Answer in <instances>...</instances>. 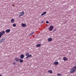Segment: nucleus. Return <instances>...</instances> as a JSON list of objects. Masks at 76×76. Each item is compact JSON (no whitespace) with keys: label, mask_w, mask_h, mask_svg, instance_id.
Instances as JSON below:
<instances>
[{"label":"nucleus","mask_w":76,"mask_h":76,"mask_svg":"<svg viewBox=\"0 0 76 76\" xmlns=\"http://www.w3.org/2000/svg\"><path fill=\"white\" fill-rule=\"evenodd\" d=\"M0 76H2V75H0Z\"/></svg>","instance_id":"bb28decb"},{"label":"nucleus","mask_w":76,"mask_h":76,"mask_svg":"<svg viewBox=\"0 0 76 76\" xmlns=\"http://www.w3.org/2000/svg\"><path fill=\"white\" fill-rule=\"evenodd\" d=\"M15 61H19V58H16L15 59Z\"/></svg>","instance_id":"0eeeda50"},{"label":"nucleus","mask_w":76,"mask_h":76,"mask_svg":"<svg viewBox=\"0 0 76 76\" xmlns=\"http://www.w3.org/2000/svg\"><path fill=\"white\" fill-rule=\"evenodd\" d=\"M46 13H47V12L45 11L43 13L41 14V16H43V15H45Z\"/></svg>","instance_id":"4468645a"},{"label":"nucleus","mask_w":76,"mask_h":76,"mask_svg":"<svg viewBox=\"0 0 76 76\" xmlns=\"http://www.w3.org/2000/svg\"><path fill=\"white\" fill-rule=\"evenodd\" d=\"M58 64V61L57 62H55L54 63V64L55 65H57V64Z\"/></svg>","instance_id":"dca6fc26"},{"label":"nucleus","mask_w":76,"mask_h":76,"mask_svg":"<svg viewBox=\"0 0 76 76\" xmlns=\"http://www.w3.org/2000/svg\"><path fill=\"white\" fill-rule=\"evenodd\" d=\"M46 23H49V22L48 21H46Z\"/></svg>","instance_id":"5701e85b"},{"label":"nucleus","mask_w":76,"mask_h":76,"mask_svg":"<svg viewBox=\"0 0 76 76\" xmlns=\"http://www.w3.org/2000/svg\"><path fill=\"white\" fill-rule=\"evenodd\" d=\"M41 23H44V21H42V22H41Z\"/></svg>","instance_id":"a878e982"},{"label":"nucleus","mask_w":76,"mask_h":76,"mask_svg":"<svg viewBox=\"0 0 76 76\" xmlns=\"http://www.w3.org/2000/svg\"><path fill=\"white\" fill-rule=\"evenodd\" d=\"M41 44H38L36 45L37 47H41Z\"/></svg>","instance_id":"2eb2a0df"},{"label":"nucleus","mask_w":76,"mask_h":76,"mask_svg":"<svg viewBox=\"0 0 76 76\" xmlns=\"http://www.w3.org/2000/svg\"><path fill=\"white\" fill-rule=\"evenodd\" d=\"M48 73H53V71H52V70H49L48 72Z\"/></svg>","instance_id":"a211bd4d"},{"label":"nucleus","mask_w":76,"mask_h":76,"mask_svg":"<svg viewBox=\"0 0 76 76\" xmlns=\"http://www.w3.org/2000/svg\"><path fill=\"white\" fill-rule=\"evenodd\" d=\"M13 65H14V64H15V62H13Z\"/></svg>","instance_id":"393cba45"},{"label":"nucleus","mask_w":76,"mask_h":76,"mask_svg":"<svg viewBox=\"0 0 76 76\" xmlns=\"http://www.w3.org/2000/svg\"><path fill=\"white\" fill-rule=\"evenodd\" d=\"M56 31V29H55V30L53 31V32H55V31Z\"/></svg>","instance_id":"b1692460"},{"label":"nucleus","mask_w":76,"mask_h":76,"mask_svg":"<svg viewBox=\"0 0 76 76\" xmlns=\"http://www.w3.org/2000/svg\"><path fill=\"white\" fill-rule=\"evenodd\" d=\"M11 23H14L15 22V19H12L11 20Z\"/></svg>","instance_id":"9b49d317"},{"label":"nucleus","mask_w":76,"mask_h":76,"mask_svg":"<svg viewBox=\"0 0 76 76\" xmlns=\"http://www.w3.org/2000/svg\"><path fill=\"white\" fill-rule=\"evenodd\" d=\"M53 40V39H52V38H49L48 39V42H51V41H52Z\"/></svg>","instance_id":"6e6552de"},{"label":"nucleus","mask_w":76,"mask_h":76,"mask_svg":"<svg viewBox=\"0 0 76 76\" xmlns=\"http://www.w3.org/2000/svg\"><path fill=\"white\" fill-rule=\"evenodd\" d=\"M3 34H5L4 31H2V32H0V39L1 38V36L3 35Z\"/></svg>","instance_id":"f257e3e1"},{"label":"nucleus","mask_w":76,"mask_h":76,"mask_svg":"<svg viewBox=\"0 0 76 76\" xmlns=\"http://www.w3.org/2000/svg\"><path fill=\"white\" fill-rule=\"evenodd\" d=\"M22 26L23 27H26V25L25 23H22Z\"/></svg>","instance_id":"f8f14e48"},{"label":"nucleus","mask_w":76,"mask_h":76,"mask_svg":"<svg viewBox=\"0 0 76 76\" xmlns=\"http://www.w3.org/2000/svg\"><path fill=\"white\" fill-rule=\"evenodd\" d=\"M34 34V32H33L32 33H31V34H30V35H33V34Z\"/></svg>","instance_id":"aec40b11"},{"label":"nucleus","mask_w":76,"mask_h":76,"mask_svg":"<svg viewBox=\"0 0 76 76\" xmlns=\"http://www.w3.org/2000/svg\"><path fill=\"white\" fill-rule=\"evenodd\" d=\"M61 75H62L61 74H57V76H61Z\"/></svg>","instance_id":"412c9836"},{"label":"nucleus","mask_w":76,"mask_h":76,"mask_svg":"<svg viewBox=\"0 0 76 76\" xmlns=\"http://www.w3.org/2000/svg\"><path fill=\"white\" fill-rule=\"evenodd\" d=\"M73 69H75V70H76V65L75 66L73 67Z\"/></svg>","instance_id":"4be33fe9"},{"label":"nucleus","mask_w":76,"mask_h":76,"mask_svg":"<svg viewBox=\"0 0 76 76\" xmlns=\"http://www.w3.org/2000/svg\"><path fill=\"white\" fill-rule=\"evenodd\" d=\"M24 14H25V12H23V11H22L21 12H20V13L19 15V17H21V16H22L24 15Z\"/></svg>","instance_id":"7ed1b4c3"},{"label":"nucleus","mask_w":76,"mask_h":76,"mask_svg":"<svg viewBox=\"0 0 76 76\" xmlns=\"http://www.w3.org/2000/svg\"><path fill=\"white\" fill-rule=\"evenodd\" d=\"M4 39H5L3 38L0 39V43H1L2 42H4V41H5Z\"/></svg>","instance_id":"423d86ee"},{"label":"nucleus","mask_w":76,"mask_h":76,"mask_svg":"<svg viewBox=\"0 0 76 76\" xmlns=\"http://www.w3.org/2000/svg\"><path fill=\"white\" fill-rule=\"evenodd\" d=\"M63 59L64 60V61H67V60H68V59H67V58L66 57H64Z\"/></svg>","instance_id":"9d476101"},{"label":"nucleus","mask_w":76,"mask_h":76,"mask_svg":"<svg viewBox=\"0 0 76 76\" xmlns=\"http://www.w3.org/2000/svg\"><path fill=\"white\" fill-rule=\"evenodd\" d=\"M13 26L14 27H15V26H16V24H13Z\"/></svg>","instance_id":"6ab92c4d"},{"label":"nucleus","mask_w":76,"mask_h":76,"mask_svg":"<svg viewBox=\"0 0 76 76\" xmlns=\"http://www.w3.org/2000/svg\"><path fill=\"white\" fill-rule=\"evenodd\" d=\"M70 71V73H74V72H75V69H71Z\"/></svg>","instance_id":"39448f33"},{"label":"nucleus","mask_w":76,"mask_h":76,"mask_svg":"<svg viewBox=\"0 0 76 76\" xmlns=\"http://www.w3.org/2000/svg\"><path fill=\"white\" fill-rule=\"evenodd\" d=\"M19 61L20 63H23V60L22 59H20Z\"/></svg>","instance_id":"f3484780"},{"label":"nucleus","mask_w":76,"mask_h":76,"mask_svg":"<svg viewBox=\"0 0 76 76\" xmlns=\"http://www.w3.org/2000/svg\"><path fill=\"white\" fill-rule=\"evenodd\" d=\"M26 56H27V57L26 58H28V57H32V55H29L28 53H27Z\"/></svg>","instance_id":"f03ea898"},{"label":"nucleus","mask_w":76,"mask_h":76,"mask_svg":"<svg viewBox=\"0 0 76 76\" xmlns=\"http://www.w3.org/2000/svg\"><path fill=\"white\" fill-rule=\"evenodd\" d=\"M53 28H54V26H51L49 28V30L50 31H52V30H53Z\"/></svg>","instance_id":"20e7f679"},{"label":"nucleus","mask_w":76,"mask_h":76,"mask_svg":"<svg viewBox=\"0 0 76 76\" xmlns=\"http://www.w3.org/2000/svg\"><path fill=\"white\" fill-rule=\"evenodd\" d=\"M20 58L22 59L23 58H24V55H23V54L21 55L20 56Z\"/></svg>","instance_id":"ddd939ff"},{"label":"nucleus","mask_w":76,"mask_h":76,"mask_svg":"<svg viewBox=\"0 0 76 76\" xmlns=\"http://www.w3.org/2000/svg\"><path fill=\"white\" fill-rule=\"evenodd\" d=\"M10 29H7L6 30L5 32L7 33H8L9 32H10Z\"/></svg>","instance_id":"1a4fd4ad"}]
</instances>
